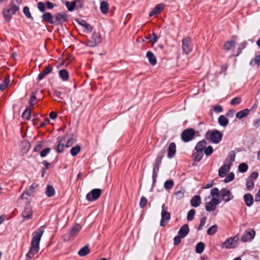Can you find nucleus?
Returning a JSON list of instances; mask_svg holds the SVG:
<instances>
[{
    "instance_id": "obj_1",
    "label": "nucleus",
    "mask_w": 260,
    "mask_h": 260,
    "mask_svg": "<svg viewBox=\"0 0 260 260\" xmlns=\"http://www.w3.org/2000/svg\"><path fill=\"white\" fill-rule=\"evenodd\" d=\"M44 232V230L41 228L38 231L33 233L31 246L28 252L26 254L27 258H31L35 254L38 252L40 249V242Z\"/></svg>"
},
{
    "instance_id": "obj_2",
    "label": "nucleus",
    "mask_w": 260,
    "mask_h": 260,
    "mask_svg": "<svg viewBox=\"0 0 260 260\" xmlns=\"http://www.w3.org/2000/svg\"><path fill=\"white\" fill-rule=\"evenodd\" d=\"M235 154L231 152L225 160V164L223 165L219 170L218 175L220 177H224L226 173L230 171L231 166L235 160Z\"/></svg>"
},
{
    "instance_id": "obj_3",
    "label": "nucleus",
    "mask_w": 260,
    "mask_h": 260,
    "mask_svg": "<svg viewBox=\"0 0 260 260\" xmlns=\"http://www.w3.org/2000/svg\"><path fill=\"white\" fill-rule=\"evenodd\" d=\"M206 137L210 142L217 144L221 140L222 134L217 130H213L208 131L206 134Z\"/></svg>"
},
{
    "instance_id": "obj_4",
    "label": "nucleus",
    "mask_w": 260,
    "mask_h": 260,
    "mask_svg": "<svg viewBox=\"0 0 260 260\" xmlns=\"http://www.w3.org/2000/svg\"><path fill=\"white\" fill-rule=\"evenodd\" d=\"M19 10V6L15 5L13 3L10 4L7 9L4 10L3 14L6 21H9L12 15Z\"/></svg>"
},
{
    "instance_id": "obj_5",
    "label": "nucleus",
    "mask_w": 260,
    "mask_h": 260,
    "mask_svg": "<svg viewBox=\"0 0 260 260\" xmlns=\"http://www.w3.org/2000/svg\"><path fill=\"white\" fill-rule=\"evenodd\" d=\"M182 48L183 52L188 55L192 50V45L191 39L189 37H186L182 40Z\"/></svg>"
},
{
    "instance_id": "obj_6",
    "label": "nucleus",
    "mask_w": 260,
    "mask_h": 260,
    "mask_svg": "<svg viewBox=\"0 0 260 260\" xmlns=\"http://www.w3.org/2000/svg\"><path fill=\"white\" fill-rule=\"evenodd\" d=\"M101 193V189L99 188L93 189L86 194V199L89 202L96 200L100 197Z\"/></svg>"
},
{
    "instance_id": "obj_7",
    "label": "nucleus",
    "mask_w": 260,
    "mask_h": 260,
    "mask_svg": "<svg viewBox=\"0 0 260 260\" xmlns=\"http://www.w3.org/2000/svg\"><path fill=\"white\" fill-rule=\"evenodd\" d=\"M166 207L165 204L162 206V210L161 212V220L160 225L161 226H165L170 219V214L166 210Z\"/></svg>"
},
{
    "instance_id": "obj_8",
    "label": "nucleus",
    "mask_w": 260,
    "mask_h": 260,
    "mask_svg": "<svg viewBox=\"0 0 260 260\" xmlns=\"http://www.w3.org/2000/svg\"><path fill=\"white\" fill-rule=\"evenodd\" d=\"M101 35L99 32H94L88 42L89 46L94 47L102 42Z\"/></svg>"
},
{
    "instance_id": "obj_9",
    "label": "nucleus",
    "mask_w": 260,
    "mask_h": 260,
    "mask_svg": "<svg viewBox=\"0 0 260 260\" xmlns=\"http://www.w3.org/2000/svg\"><path fill=\"white\" fill-rule=\"evenodd\" d=\"M255 235V232L253 230L248 229L244 232L241 238V240L244 243L251 241L254 238Z\"/></svg>"
},
{
    "instance_id": "obj_10",
    "label": "nucleus",
    "mask_w": 260,
    "mask_h": 260,
    "mask_svg": "<svg viewBox=\"0 0 260 260\" xmlns=\"http://www.w3.org/2000/svg\"><path fill=\"white\" fill-rule=\"evenodd\" d=\"M194 136V131L192 128L184 130L182 134L181 138L184 142H187L192 140Z\"/></svg>"
},
{
    "instance_id": "obj_11",
    "label": "nucleus",
    "mask_w": 260,
    "mask_h": 260,
    "mask_svg": "<svg viewBox=\"0 0 260 260\" xmlns=\"http://www.w3.org/2000/svg\"><path fill=\"white\" fill-rule=\"evenodd\" d=\"M219 196L225 202H229L233 198L231 192L226 188H224L220 190Z\"/></svg>"
},
{
    "instance_id": "obj_12",
    "label": "nucleus",
    "mask_w": 260,
    "mask_h": 260,
    "mask_svg": "<svg viewBox=\"0 0 260 260\" xmlns=\"http://www.w3.org/2000/svg\"><path fill=\"white\" fill-rule=\"evenodd\" d=\"M220 203V201L215 198L213 199L206 204L205 208L207 211L211 212L215 210L216 206Z\"/></svg>"
},
{
    "instance_id": "obj_13",
    "label": "nucleus",
    "mask_w": 260,
    "mask_h": 260,
    "mask_svg": "<svg viewBox=\"0 0 260 260\" xmlns=\"http://www.w3.org/2000/svg\"><path fill=\"white\" fill-rule=\"evenodd\" d=\"M33 211L31 208L29 206V203L26 204L24 210L22 213V217L23 220H27L31 218Z\"/></svg>"
},
{
    "instance_id": "obj_14",
    "label": "nucleus",
    "mask_w": 260,
    "mask_h": 260,
    "mask_svg": "<svg viewBox=\"0 0 260 260\" xmlns=\"http://www.w3.org/2000/svg\"><path fill=\"white\" fill-rule=\"evenodd\" d=\"M68 15L64 12L57 13L55 15V23L62 24L67 21Z\"/></svg>"
},
{
    "instance_id": "obj_15",
    "label": "nucleus",
    "mask_w": 260,
    "mask_h": 260,
    "mask_svg": "<svg viewBox=\"0 0 260 260\" xmlns=\"http://www.w3.org/2000/svg\"><path fill=\"white\" fill-rule=\"evenodd\" d=\"M167 156L169 158H173L176 152V146L175 143L172 142L170 144L168 148Z\"/></svg>"
},
{
    "instance_id": "obj_16",
    "label": "nucleus",
    "mask_w": 260,
    "mask_h": 260,
    "mask_svg": "<svg viewBox=\"0 0 260 260\" xmlns=\"http://www.w3.org/2000/svg\"><path fill=\"white\" fill-rule=\"evenodd\" d=\"M164 8L165 5L164 4L160 3L157 4L150 12L149 16L151 17L159 14L160 12L164 10Z\"/></svg>"
},
{
    "instance_id": "obj_17",
    "label": "nucleus",
    "mask_w": 260,
    "mask_h": 260,
    "mask_svg": "<svg viewBox=\"0 0 260 260\" xmlns=\"http://www.w3.org/2000/svg\"><path fill=\"white\" fill-rule=\"evenodd\" d=\"M78 23L80 26L82 27L84 32H86L88 33L91 32L92 30V26L86 23V22L84 20H81L78 21Z\"/></svg>"
},
{
    "instance_id": "obj_18",
    "label": "nucleus",
    "mask_w": 260,
    "mask_h": 260,
    "mask_svg": "<svg viewBox=\"0 0 260 260\" xmlns=\"http://www.w3.org/2000/svg\"><path fill=\"white\" fill-rule=\"evenodd\" d=\"M81 229V226L79 224H76L75 226H74L72 229L71 230L70 232H69V240L72 238L76 236L78 233L79 232L80 230ZM64 240H68V239H64Z\"/></svg>"
},
{
    "instance_id": "obj_19",
    "label": "nucleus",
    "mask_w": 260,
    "mask_h": 260,
    "mask_svg": "<svg viewBox=\"0 0 260 260\" xmlns=\"http://www.w3.org/2000/svg\"><path fill=\"white\" fill-rule=\"evenodd\" d=\"M201 204V199L200 196H194L190 200V205L192 207H197Z\"/></svg>"
},
{
    "instance_id": "obj_20",
    "label": "nucleus",
    "mask_w": 260,
    "mask_h": 260,
    "mask_svg": "<svg viewBox=\"0 0 260 260\" xmlns=\"http://www.w3.org/2000/svg\"><path fill=\"white\" fill-rule=\"evenodd\" d=\"M189 231V227L187 224H184L181 227L179 232L178 235L182 238L185 237L188 233Z\"/></svg>"
},
{
    "instance_id": "obj_21",
    "label": "nucleus",
    "mask_w": 260,
    "mask_h": 260,
    "mask_svg": "<svg viewBox=\"0 0 260 260\" xmlns=\"http://www.w3.org/2000/svg\"><path fill=\"white\" fill-rule=\"evenodd\" d=\"M34 193L31 190L26 189L25 191L21 194V199L25 200L27 201L30 202L31 198L33 196Z\"/></svg>"
},
{
    "instance_id": "obj_22",
    "label": "nucleus",
    "mask_w": 260,
    "mask_h": 260,
    "mask_svg": "<svg viewBox=\"0 0 260 260\" xmlns=\"http://www.w3.org/2000/svg\"><path fill=\"white\" fill-rule=\"evenodd\" d=\"M235 40L227 41L223 46V49L226 51H232L235 48Z\"/></svg>"
},
{
    "instance_id": "obj_23",
    "label": "nucleus",
    "mask_w": 260,
    "mask_h": 260,
    "mask_svg": "<svg viewBox=\"0 0 260 260\" xmlns=\"http://www.w3.org/2000/svg\"><path fill=\"white\" fill-rule=\"evenodd\" d=\"M52 70V68L49 66L46 67L42 72L39 75L38 79L42 80L46 76L49 74Z\"/></svg>"
},
{
    "instance_id": "obj_24",
    "label": "nucleus",
    "mask_w": 260,
    "mask_h": 260,
    "mask_svg": "<svg viewBox=\"0 0 260 260\" xmlns=\"http://www.w3.org/2000/svg\"><path fill=\"white\" fill-rule=\"evenodd\" d=\"M244 199L247 207H250L253 203V197L250 193H246L244 196Z\"/></svg>"
},
{
    "instance_id": "obj_25",
    "label": "nucleus",
    "mask_w": 260,
    "mask_h": 260,
    "mask_svg": "<svg viewBox=\"0 0 260 260\" xmlns=\"http://www.w3.org/2000/svg\"><path fill=\"white\" fill-rule=\"evenodd\" d=\"M42 19L44 21H47L51 24H55L53 16L50 13H45L42 15Z\"/></svg>"
},
{
    "instance_id": "obj_26",
    "label": "nucleus",
    "mask_w": 260,
    "mask_h": 260,
    "mask_svg": "<svg viewBox=\"0 0 260 260\" xmlns=\"http://www.w3.org/2000/svg\"><path fill=\"white\" fill-rule=\"evenodd\" d=\"M146 57L148 59V60L151 65L154 66L156 63V57L152 52H147L146 53Z\"/></svg>"
},
{
    "instance_id": "obj_27",
    "label": "nucleus",
    "mask_w": 260,
    "mask_h": 260,
    "mask_svg": "<svg viewBox=\"0 0 260 260\" xmlns=\"http://www.w3.org/2000/svg\"><path fill=\"white\" fill-rule=\"evenodd\" d=\"M235 239H238V237L237 236L234 238H230L226 239L222 244V246L223 247L225 248H231V245H232Z\"/></svg>"
},
{
    "instance_id": "obj_28",
    "label": "nucleus",
    "mask_w": 260,
    "mask_h": 260,
    "mask_svg": "<svg viewBox=\"0 0 260 260\" xmlns=\"http://www.w3.org/2000/svg\"><path fill=\"white\" fill-rule=\"evenodd\" d=\"M218 122L220 125L225 127L229 123V119L225 116L221 115L218 118Z\"/></svg>"
},
{
    "instance_id": "obj_29",
    "label": "nucleus",
    "mask_w": 260,
    "mask_h": 260,
    "mask_svg": "<svg viewBox=\"0 0 260 260\" xmlns=\"http://www.w3.org/2000/svg\"><path fill=\"white\" fill-rule=\"evenodd\" d=\"M207 145V142L205 141H201L198 143L196 146V150L202 151L205 150Z\"/></svg>"
},
{
    "instance_id": "obj_30",
    "label": "nucleus",
    "mask_w": 260,
    "mask_h": 260,
    "mask_svg": "<svg viewBox=\"0 0 260 260\" xmlns=\"http://www.w3.org/2000/svg\"><path fill=\"white\" fill-rule=\"evenodd\" d=\"M109 9V4L106 2H102L100 5V10L103 14L108 13Z\"/></svg>"
},
{
    "instance_id": "obj_31",
    "label": "nucleus",
    "mask_w": 260,
    "mask_h": 260,
    "mask_svg": "<svg viewBox=\"0 0 260 260\" xmlns=\"http://www.w3.org/2000/svg\"><path fill=\"white\" fill-rule=\"evenodd\" d=\"M10 81L9 76H6L5 78L4 82L0 84V90L2 91L6 89L9 84Z\"/></svg>"
},
{
    "instance_id": "obj_32",
    "label": "nucleus",
    "mask_w": 260,
    "mask_h": 260,
    "mask_svg": "<svg viewBox=\"0 0 260 260\" xmlns=\"http://www.w3.org/2000/svg\"><path fill=\"white\" fill-rule=\"evenodd\" d=\"M249 113V110L248 109H245L243 110L239 111L236 114V117L239 119H241L243 117H246Z\"/></svg>"
},
{
    "instance_id": "obj_33",
    "label": "nucleus",
    "mask_w": 260,
    "mask_h": 260,
    "mask_svg": "<svg viewBox=\"0 0 260 260\" xmlns=\"http://www.w3.org/2000/svg\"><path fill=\"white\" fill-rule=\"evenodd\" d=\"M59 77L64 81H67L69 79V73L66 70H61L59 71Z\"/></svg>"
},
{
    "instance_id": "obj_34",
    "label": "nucleus",
    "mask_w": 260,
    "mask_h": 260,
    "mask_svg": "<svg viewBox=\"0 0 260 260\" xmlns=\"http://www.w3.org/2000/svg\"><path fill=\"white\" fill-rule=\"evenodd\" d=\"M65 142L66 140L63 138L59 141L58 144L56 149V150L58 153L63 152L64 148V143Z\"/></svg>"
},
{
    "instance_id": "obj_35",
    "label": "nucleus",
    "mask_w": 260,
    "mask_h": 260,
    "mask_svg": "<svg viewBox=\"0 0 260 260\" xmlns=\"http://www.w3.org/2000/svg\"><path fill=\"white\" fill-rule=\"evenodd\" d=\"M89 252V249L87 246L82 247L78 252L80 256H84L88 254Z\"/></svg>"
},
{
    "instance_id": "obj_36",
    "label": "nucleus",
    "mask_w": 260,
    "mask_h": 260,
    "mask_svg": "<svg viewBox=\"0 0 260 260\" xmlns=\"http://www.w3.org/2000/svg\"><path fill=\"white\" fill-rule=\"evenodd\" d=\"M45 193L47 197H50L54 195L55 190L53 186L51 185H48L45 191Z\"/></svg>"
},
{
    "instance_id": "obj_37",
    "label": "nucleus",
    "mask_w": 260,
    "mask_h": 260,
    "mask_svg": "<svg viewBox=\"0 0 260 260\" xmlns=\"http://www.w3.org/2000/svg\"><path fill=\"white\" fill-rule=\"evenodd\" d=\"M205 248V244L204 243L201 242L197 244L196 247V252L197 253H201L204 251V249Z\"/></svg>"
},
{
    "instance_id": "obj_38",
    "label": "nucleus",
    "mask_w": 260,
    "mask_h": 260,
    "mask_svg": "<svg viewBox=\"0 0 260 260\" xmlns=\"http://www.w3.org/2000/svg\"><path fill=\"white\" fill-rule=\"evenodd\" d=\"M250 64L252 66L260 65V55L255 56V58L250 61Z\"/></svg>"
},
{
    "instance_id": "obj_39",
    "label": "nucleus",
    "mask_w": 260,
    "mask_h": 260,
    "mask_svg": "<svg viewBox=\"0 0 260 260\" xmlns=\"http://www.w3.org/2000/svg\"><path fill=\"white\" fill-rule=\"evenodd\" d=\"M194 159L197 161H200L203 156V152L202 151H196L193 154Z\"/></svg>"
},
{
    "instance_id": "obj_40",
    "label": "nucleus",
    "mask_w": 260,
    "mask_h": 260,
    "mask_svg": "<svg viewBox=\"0 0 260 260\" xmlns=\"http://www.w3.org/2000/svg\"><path fill=\"white\" fill-rule=\"evenodd\" d=\"M80 150L81 147L77 145L71 148L70 153L72 156H75L80 151Z\"/></svg>"
},
{
    "instance_id": "obj_41",
    "label": "nucleus",
    "mask_w": 260,
    "mask_h": 260,
    "mask_svg": "<svg viewBox=\"0 0 260 260\" xmlns=\"http://www.w3.org/2000/svg\"><path fill=\"white\" fill-rule=\"evenodd\" d=\"M217 230V225L216 224H214L212 226H211L210 228L208 229L207 230V234L208 235H213L215 234Z\"/></svg>"
},
{
    "instance_id": "obj_42",
    "label": "nucleus",
    "mask_w": 260,
    "mask_h": 260,
    "mask_svg": "<svg viewBox=\"0 0 260 260\" xmlns=\"http://www.w3.org/2000/svg\"><path fill=\"white\" fill-rule=\"evenodd\" d=\"M174 182L172 180H167L165 182L164 187L167 190H169L173 188Z\"/></svg>"
},
{
    "instance_id": "obj_43",
    "label": "nucleus",
    "mask_w": 260,
    "mask_h": 260,
    "mask_svg": "<svg viewBox=\"0 0 260 260\" xmlns=\"http://www.w3.org/2000/svg\"><path fill=\"white\" fill-rule=\"evenodd\" d=\"M248 166L245 163H241L239 165L238 167V169L239 172L241 173H244L246 172L248 170Z\"/></svg>"
},
{
    "instance_id": "obj_44",
    "label": "nucleus",
    "mask_w": 260,
    "mask_h": 260,
    "mask_svg": "<svg viewBox=\"0 0 260 260\" xmlns=\"http://www.w3.org/2000/svg\"><path fill=\"white\" fill-rule=\"evenodd\" d=\"M196 214V211L194 209H191L187 213V219L188 221H191L193 219Z\"/></svg>"
},
{
    "instance_id": "obj_45",
    "label": "nucleus",
    "mask_w": 260,
    "mask_h": 260,
    "mask_svg": "<svg viewBox=\"0 0 260 260\" xmlns=\"http://www.w3.org/2000/svg\"><path fill=\"white\" fill-rule=\"evenodd\" d=\"M30 115H31L30 110L28 108H27L25 109V110L23 113L22 117L28 120V119H30Z\"/></svg>"
},
{
    "instance_id": "obj_46",
    "label": "nucleus",
    "mask_w": 260,
    "mask_h": 260,
    "mask_svg": "<svg viewBox=\"0 0 260 260\" xmlns=\"http://www.w3.org/2000/svg\"><path fill=\"white\" fill-rule=\"evenodd\" d=\"M66 6L67 7L68 9L70 11H72L74 10L75 6V2H67L66 3Z\"/></svg>"
},
{
    "instance_id": "obj_47",
    "label": "nucleus",
    "mask_w": 260,
    "mask_h": 260,
    "mask_svg": "<svg viewBox=\"0 0 260 260\" xmlns=\"http://www.w3.org/2000/svg\"><path fill=\"white\" fill-rule=\"evenodd\" d=\"M210 194L212 197H218L220 194V191L217 188L214 187L210 190Z\"/></svg>"
},
{
    "instance_id": "obj_48",
    "label": "nucleus",
    "mask_w": 260,
    "mask_h": 260,
    "mask_svg": "<svg viewBox=\"0 0 260 260\" xmlns=\"http://www.w3.org/2000/svg\"><path fill=\"white\" fill-rule=\"evenodd\" d=\"M147 39H148L150 42L154 44L157 41V37L153 33L152 35H150L149 37L147 38Z\"/></svg>"
},
{
    "instance_id": "obj_49",
    "label": "nucleus",
    "mask_w": 260,
    "mask_h": 260,
    "mask_svg": "<svg viewBox=\"0 0 260 260\" xmlns=\"http://www.w3.org/2000/svg\"><path fill=\"white\" fill-rule=\"evenodd\" d=\"M184 191L181 190H178L175 193L176 198L178 200L182 199L184 197Z\"/></svg>"
},
{
    "instance_id": "obj_50",
    "label": "nucleus",
    "mask_w": 260,
    "mask_h": 260,
    "mask_svg": "<svg viewBox=\"0 0 260 260\" xmlns=\"http://www.w3.org/2000/svg\"><path fill=\"white\" fill-rule=\"evenodd\" d=\"M235 175L233 172L230 173L225 178L224 181L225 183L229 182L232 181L234 178Z\"/></svg>"
},
{
    "instance_id": "obj_51",
    "label": "nucleus",
    "mask_w": 260,
    "mask_h": 260,
    "mask_svg": "<svg viewBox=\"0 0 260 260\" xmlns=\"http://www.w3.org/2000/svg\"><path fill=\"white\" fill-rule=\"evenodd\" d=\"M23 13L24 14H25V15L28 18H31L32 19V18L31 17V14L29 12V8L28 7H25L24 8H23Z\"/></svg>"
},
{
    "instance_id": "obj_52",
    "label": "nucleus",
    "mask_w": 260,
    "mask_h": 260,
    "mask_svg": "<svg viewBox=\"0 0 260 260\" xmlns=\"http://www.w3.org/2000/svg\"><path fill=\"white\" fill-rule=\"evenodd\" d=\"M254 183L250 178H248L246 182V187L248 190H251L253 187Z\"/></svg>"
},
{
    "instance_id": "obj_53",
    "label": "nucleus",
    "mask_w": 260,
    "mask_h": 260,
    "mask_svg": "<svg viewBox=\"0 0 260 260\" xmlns=\"http://www.w3.org/2000/svg\"><path fill=\"white\" fill-rule=\"evenodd\" d=\"M213 151V148L212 146H209L207 147H206V148L204 150V152L207 156H209V155H211Z\"/></svg>"
},
{
    "instance_id": "obj_54",
    "label": "nucleus",
    "mask_w": 260,
    "mask_h": 260,
    "mask_svg": "<svg viewBox=\"0 0 260 260\" xmlns=\"http://www.w3.org/2000/svg\"><path fill=\"white\" fill-rule=\"evenodd\" d=\"M38 8L42 12H44L46 9L45 4L43 2H39L38 3Z\"/></svg>"
},
{
    "instance_id": "obj_55",
    "label": "nucleus",
    "mask_w": 260,
    "mask_h": 260,
    "mask_svg": "<svg viewBox=\"0 0 260 260\" xmlns=\"http://www.w3.org/2000/svg\"><path fill=\"white\" fill-rule=\"evenodd\" d=\"M50 151V148H46L40 152V156L42 157H45Z\"/></svg>"
},
{
    "instance_id": "obj_56",
    "label": "nucleus",
    "mask_w": 260,
    "mask_h": 260,
    "mask_svg": "<svg viewBox=\"0 0 260 260\" xmlns=\"http://www.w3.org/2000/svg\"><path fill=\"white\" fill-rule=\"evenodd\" d=\"M241 102V99L239 97L234 98L231 102V104L235 106L240 104Z\"/></svg>"
},
{
    "instance_id": "obj_57",
    "label": "nucleus",
    "mask_w": 260,
    "mask_h": 260,
    "mask_svg": "<svg viewBox=\"0 0 260 260\" xmlns=\"http://www.w3.org/2000/svg\"><path fill=\"white\" fill-rule=\"evenodd\" d=\"M147 203V199L144 197H142L141 198L140 202V207L142 208H144L146 205Z\"/></svg>"
},
{
    "instance_id": "obj_58",
    "label": "nucleus",
    "mask_w": 260,
    "mask_h": 260,
    "mask_svg": "<svg viewBox=\"0 0 260 260\" xmlns=\"http://www.w3.org/2000/svg\"><path fill=\"white\" fill-rule=\"evenodd\" d=\"M206 220H207V218L205 217H203L201 219L200 225L198 228L199 230L201 231L202 230L203 227L204 226V225L206 223Z\"/></svg>"
},
{
    "instance_id": "obj_59",
    "label": "nucleus",
    "mask_w": 260,
    "mask_h": 260,
    "mask_svg": "<svg viewBox=\"0 0 260 260\" xmlns=\"http://www.w3.org/2000/svg\"><path fill=\"white\" fill-rule=\"evenodd\" d=\"M36 92H33L32 95H31L29 101V104L31 106H34L35 104V103H34V101L36 100Z\"/></svg>"
},
{
    "instance_id": "obj_60",
    "label": "nucleus",
    "mask_w": 260,
    "mask_h": 260,
    "mask_svg": "<svg viewBox=\"0 0 260 260\" xmlns=\"http://www.w3.org/2000/svg\"><path fill=\"white\" fill-rule=\"evenodd\" d=\"M213 110L216 112L220 113L222 111L223 109L220 105H215L213 108Z\"/></svg>"
},
{
    "instance_id": "obj_61",
    "label": "nucleus",
    "mask_w": 260,
    "mask_h": 260,
    "mask_svg": "<svg viewBox=\"0 0 260 260\" xmlns=\"http://www.w3.org/2000/svg\"><path fill=\"white\" fill-rule=\"evenodd\" d=\"M181 237L180 236H176L174 239V244L175 245H178L181 241Z\"/></svg>"
},
{
    "instance_id": "obj_62",
    "label": "nucleus",
    "mask_w": 260,
    "mask_h": 260,
    "mask_svg": "<svg viewBox=\"0 0 260 260\" xmlns=\"http://www.w3.org/2000/svg\"><path fill=\"white\" fill-rule=\"evenodd\" d=\"M165 154V150H161V151H160L159 152V153L156 158L162 160L163 157L164 156Z\"/></svg>"
},
{
    "instance_id": "obj_63",
    "label": "nucleus",
    "mask_w": 260,
    "mask_h": 260,
    "mask_svg": "<svg viewBox=\"0 0 260 260\" xmlns=\"http://www.w3.org/2000/svg\"><path fill=\"white\" fill-rule=\"evenodd\" d=\"M38 186V184H36V183H32L30 186L29 188H28L27 189H28L29 190H31V191L34 193L35 192V189Z\"/></svg>"
},
{
    "instance_id": "obj_64",
    "label": "nucleus",
    "mask_w": 260,
    "mask_h": 260,
    "mask_svg": "<svg viewBox=\"0 0 260 260\" xmlns=\"http://www.w3.org/2000/svg\"><path fill=\"white\" fill-rule=\"evenodd\" d=\"M255 200L256 202L260 201V189H259L258 192L256 193V194L255 196Z\"/></svg>"
}]
</instances>
